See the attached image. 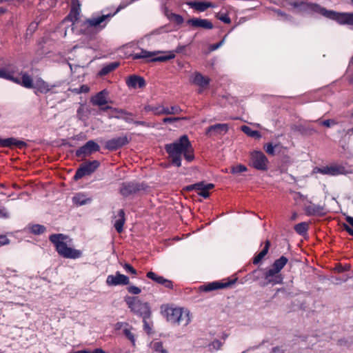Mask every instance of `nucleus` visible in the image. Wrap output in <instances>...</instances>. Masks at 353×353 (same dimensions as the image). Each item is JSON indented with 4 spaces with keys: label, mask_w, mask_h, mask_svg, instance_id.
Returning <instances> with one entry per match:
<instances>
[{
    "label": "nucleus",
    "mask_w": 353,
    "mask_h": 353,
    "mask_svg": "<svg viewBox=\"0 0 353 353\" xmlns=\"http://www.w3.org/2000/svg\"><path fill=\"white\" fill-rule=\"evenodd\" d=\"M164 148L171 164L177 168L181 166L182 155L188 162L194 159L192 145L186 134L180 137L173 143L165 144Z\"/></svg>",
    "instance_id": "1"
},
{
    "label": "nucleus",
    "mask_w": 353,
    "mask_h": 353,
    "mask_svg": "<svg viewBox=\"0 0 353 353\" xmlns=\"http://www.w3.org/2000/svg\"><path fill=\"white\" fill-rule=\"evenodd\" d=\"M119 8L114 14H103L101 16L91 17L81 21L79 25L80 32L85 35L92 36L97 34L106 26L107 19L113 17L118 11Z\"/></svg>",
    "instance_id": "2"
},
{
    "label": "nucleus",
    "mask_w": 353,
    "mask_h": 353,
    "mask_svg": "<svg viewBox=\"0 0 353 353\" xmlns=\"http://www.w3.org/2000/svg\"><path fill=\"white\" fill-rule=\"evenodd\" d=\"M67 236L63 234H53L49 236L50 241L53 243L57 253L65 259H77L82 256L79 250L70 248L64 242Z\"/></svg>",
    "instance_id": "3"
},
{
    "label": "nucleus",
    "mask_w": 353,
    "mask_h": 353,
    "mask_svg": "<svg viewBox=\"0 0 353 353\" xmlns=\"http://www.w3.org/2000/svg\"><path fill=\"white\" fill-rule=\"evenodd\" d=\"M282 6L288 8L296 13L320 14L321 6L317 3L302 0H283Z\"/></svg>",
    "instance_id": "4"
},
{
    "label": "nucleus",
    "mask_w": 353,
    "mask_h": 353,
    "mask_svg": "<svg viewBox=\"0 0 353 353\" xmlns=\"http://www.w3.org/2000/svg\"><path fill=\"white\" fill-rule=\"evenodd\" d=\"M125 301L131 312L134 314L142 317V319L150 318L151 310L148 303H143L137 297H128Z\"/></svg>",
    "instance_id": "5"
},
{
    "label": "nucleus",
    "mask_w": 353,
    "mask_h": 353,
    "mask_svg": "<svg viewBox=\"0 0 353 353\" xmlns=\"http://www.w3.org/2000/svg\"><path fill=\"white\" fill-rule=\"evenodd\" d=\"M149 188L146 183L128 181L121 183L119 192L124 197H129L145 192Z\"/></svg>",
    "instance_id": "6"
},
{
    "label": "nucleus",
    "mask_w": 353,
    "mask_h": 353,
    "mask_svg": "<svg viewBox=\"0 0 353 353\" xmlns=\"http://www.w3.org/2000/svg\"><path fill=\"white\" fill-rule=\"evenodd\" d=\"M320 14L336 21L341 25L353 26V13L352 12H338L333 10H327L321 6Z\"/></svg>",
    "instance_id": "7"
},
{
    "label": "nucleus",
    "mask_w": 353,
    "mask_h": 353,
    "mask_svg": "<svg viewBox=\"0 0 353 353\" xmlns=\"http://www.w3.org/2000/svg\"><path fill=\"white\" fill-rule=\"evenodd\" d=\"M165 312L168 321L172 323L187 325L191 321L189 312L181 308L169 307Z\"/></svg>",
    "instance_id": "8"
},
{
    "label": "nucleus",
    "mask_w": 353,
    "mask_h": 353,
    "mask_svg": "<svg viewBox=\"0 0 353 353\" xmlns=\"http://www.w3.org/2000/svg\"><path fill=\"white\" fill-rule=\"evenodd\" d=\"M238 278L235 276H232L226 279L219 281H215L199 286V291L209 292L211 291L232 288L234 284L237 281Z\"/></svg>",
    "instance_id": "9"
},
{
    "label": "nucleus",
    "mask_w": 353,
    "mask_h": 353,
    "mask_svg": "<svg viewBox=\"0 0 353 353\" xmlns=\"http://www.w3.org/2000/svg\"><path fill=\"white\" fill-rule=\"evenodd\" d=\"M159 53V52H149L142 49L141 52L134 53L132 57L133 59L150 58L149 61L151 62H165L175 57V54L172 52H168L167 55L157 56Z\"/></svg>",
    "instance_id": "10"
},
{
    "label": "nucleus",
    "mask_w": 353,
    "mask_h": 353,
    "mask_svg": "<svg viewBox=\"0 0 353 353\" xmlns=\"http://www.w3.org/2000/svg\"><path fill=\"white\" fill-rule=\"evenodd\" d=\"M99 166L100 162L97 160L87 161L80 165L73 176V179L78 181L85 176H89L94 172Z\"/></svg>",
    "instance_id": "11"
},
{
    "label": "nucleus",
    "mask_w": 353,
    "mask_h": 353,
    "mask_svg": "<svg viewBox=\"0 0 353 353\" xmlns=\"http://www.w3.org/2000/svg\"><path fill=\"white\" fill-rule=\"evenodd\" d=\"M100 150L99 145L93 140H90L75 152V156L81 159L90 156L92 154Z\"/></svg>",
    "instance_id": "12"
},
{
    "label": "nucleus",
    "mask_w": 353,
    "mask_h": 353,
    "mask_svg": "<svg viewBox=\"0 0 353 353\" xmlns=\"http://www.w3.org/2000/svg\"><path fill=\"white\" fill-rule=\"evenodd\" d=\"M214 188V185L212 183L205 184L204 182H199L192 185H188L185 188L187 191L197 190L198 194L205 199H207L210 196L209 191Z\"/></svg>",
    "instance_id": "13"
},
{
    "label": "nucleus",
    "mask_w": 353,
    "mask_h": 353,
    "mask_svg": "<svg viewBox=\"0 0 353 353\" xmlns=\"http://www.w3.org/2000/svg\"><path fill=\"white\" fill-rule=\"evenodd\" d=\"M129 142L130 139L126 135L115 137L105 141V148L110 151H116L128 144Z\"/></svg>",
    "instance_id": "14"
},
{
    "label": "nucleus",
    "mask_w": 353,
    "mask_h": 353,
    "mask_svg": "<svg viewBox=\"0 0 353 353\" xmlns=\"http://www.w3.org/2000/svg\"><path fill=\"white\" fill-rule=\"evenodd\" d=\"M264 279L266 285H274L276 284H281L283 283V276L276 270L272 266L264 273Z\"/></svg>",
    "instance_id": "15"
},
{
    "label": "nucleus",
    "mask_w": 353,
    "mask_h": 353,
    "mask_svg": "<svg viewBox=\"0 0 353 353\" xmlns=\"http://www.w3.org/2000/svg\"><path fill=\"white\" fill-rule=\"evenodd\" d=\"M252 162L254 168L257 170H266L268 169V160L262 152H254L252 154Z\"/></svg>",
    "instance_id": "16"
},
{
    "label": "nucleus",
    "mask_w": 353,
    "mask_h": 353,
    "mask_svg": "<svg viewBox=\"0 0 353 353\" xmlns=\"http://www.w3.org/2000/svg\"><path fill=\"white\" fill-rule=\"evenodd\" d=\"M129 283V278L119 272H117L115 275H108L106 279V283L109 286L125 285H128Z\"/></svg>",
    "instance_id": "17"
},
{
    "label": "nucleus",
    "mask_w": 353,
    "mask_h": 353,
    "mask_svg": "<svg viewBox=\"0 0 353 353\" xmlns=\"http://www.w3.org/2000/svg\"><path fill=\"white\" fill-rule=\"evenodd\" d=\"M228 130L229 127L228 124L216 123L206 128L205 135L209 137L223 135L228 132Z\"/></svg>",
    "instance_id": "18"
},
{
    "label": "nucleus",
    "mask_w": 353,
    "mask_h": 353,
    "mask_svg": "<svg viewBox=\"0 0 353 353\" xmlns=\"http://www.w3.org/2000/svg\"><path fill=\"white\" fill-rule=\"evenodd\" d=\"M14 147L23 149L27 147V143L14 137L1 139L0 137V148H9L12 149Z\"/></svg>",
    "instance_id": "19"
},
{
    "label": "nucleus",
    "mask_w": 353,
    "mask_h": 353,
    "mask_svg": "<svg viewBox=\"0 0 353 353\" xmlns=\"http://www.w3.org/2000/svg\"><path fill=\"white\" fill-rule=\"evenodd\" d=\"M319 172L323 174L336 176L339 174H345L348 173L345 168L341 165H332L323 167L319 169Z\"/></svg>",
    "instance_id": "20"
},
{
    "label": "nucleus",
    "mask_w": 353,
    "mask_h": 353,
    "mask_svg": "<svg viewBox=\"0 0 353 353\" xmlns=\"http://www.w3.org/2000/svg\"><path fill=\"white\" fill-rule=\"evenodd\" d=\"M191 82L200 87L199 93H201L202 89L207 88L210 84V79L203 76L199 72H196L192 77Z\"/></svg>",
    "instance_id": "21"
},
{
    "label": "nucleus",
    "mask_w": 353,
    "mask_h": 353,
    "mask_svg": "<svg viewBox=\"0 0 353 353\" xmlns=\"http://www.w3.org/2000/svg\"><path fill=\"white\" fill-rule=\"evenodd\" d=\"M187 23L193 28H201L204 29L210 30L213 28L212 23L208 19L192 18L187 21Z\"/></svg>",
    "instance_id": "22"
},
{
    "label": "nucleus",
    "mask_w": 353,
    "mask_h": 353,
    "mask_svg": "<svg viewBox=\"0 0 353 353\" xmlns=\"http://www.w3.org/2000/svg\"><path fill=\"white\" fill-rule=\"evenodd\" d=\"M146 276L154 282L163 285L166 288H173V283L172 281L166 279L163 276H159L152 271L148 272L146 274Z\"/></svg>",
    "instance_id": "23"
},
{
    "label": "nucleus",
    "mask_w": 353,
    "mask_h": 353,
    "mask_svg": "<svg viewBox=\"0 0 353 353\" xmlns=\"http://www.w3.org/2000/svg\"><path fill=\"white\" fill-rule=\"evenodd\" d=\"M127 85L130 88H143L145 86V81L143 77L137 75H131L126 80Z\"/></svg>",
    "instance_id": "24"
},
{
    "label": "nucleus",
    "mask_w": 353,
    "mask_h": 353,
    "mask_svg": "<svg viewBox=\"0 0 353 353\" xmlns=\"http://www.w3.org/2000/svg\"><path fill=\"white\" fill-rule=\"evenodd\" d=\"M107 95L108 92L103 90L92 97L90 101L94 105L101 106L105 105L108 103Z\"/></svg>",
    "instance_id": "25"
},
{
    "label": "nucleus",
    "mask_w": 353,
    "mask_h": 353,
    "mask_svg": "<svg viewBox=\"0 0 353 353\" xmlns=\"http://www.w3.org/2000/svg\"><path fill=\"white\" fill-rule=\"evenodd\" d=\"M114 112L115 113H122L123 116L121 115H113L112 117L115 118L117 119H122L128 123H134V120L133 119V113L128 112L125 110L124 109H120V108H114Z\"/></svg>",
    "instance_id": "26"
},
{
    "label": "nucleus",
    "mask_w": 353,
    "mask_h": 353,
    "mask_svg": "<svg viewBox=\"0 0 353 353\" xmlns=\"http://www.w3.org/2000/svg\"><path fill=\"white\" fill-rule=\"evenodd\" d=\"M188 5L190 6V8L196 10L199 12H204L209 8H214V4L209 1H190L188 3Z\"/></svg>",
    "instance_id": "27"
},
{
    "label": "nucleus",
    "mask_w": 353,
    "mask_h": 353,
    "mask_svg": "<svg viewBox=\"0 0 353 353\" xmlns=\"http://www.w3.org/2000/svg\"><path fill=\"white\" fill-rule=\"evenodd\" d=\"M12 65H9L7 68L0 69V78L11 81L12 82H19V77L14 76V71L11 68Z\"/></svg>",
    "instance_id": "28"
},
{
    "label": "nucleus",
    "mask_w": 353,
    "mask_h": 353,
    "mask_svg": "<svg viewBox=\"0 0 353 353\" xmlns=\"http://www.w3.org/2000/svg\"><path fill=\"white\" fill-rule=\"evenodd\" d=\"M118 219L114 223V227L118 233H121L123 230V225L125 222L124 210L121 209L118 212Z\"/></svg>",
    "instance_id": "29"
},
{
    "label": "nucleus",
    "mask_w": 353,
    "mask_h": 353,
    "mask_svg": "<svg viewBox=\"0 0 353 353\" xmlns=\"http://www.w3.org/2000/svg\"><path fill=\"white\" fill-rule=\"evenodd\" d=\"M80 12L81 6H71L70 12L66 17V19L72 22L73 24L79 23Z\"/></svg>",
    "instance_id": "30"
},
{
    "label": "nucleus",
    "mask_w": 353,
    "mask_h": 353,
    "mask_svg": "<svg viewBox=\"0 0 353 353\" xmlns=\"http://www.w3.org/2000/svg\"><path fill=\"white\" fill-rule=\"evenodd\" d=\"M270 247V241L269 240H266L265 241L264 247L263 248L262 250L256 254L254 257L253 258L252 263L254 265L259 264L263 258L267 255L268 250Z\"/></svg>",
    "instance_id": "31"
},
{
    "label": "nucleus",
    "mask_w": 353,
    "mask_h": 353,
    "mask_svg": "<svg viewBox=\"0 0 353 353\" xmlns=\"http://www.w3.org/2000/svg\"><path fill=\"white\" fill-rule=\"evenodd\" d=\"M119 66L118 61L111 62L108 64L104 65L102 68L98 72L99 77H104L110 72L115 70Z\"/></svg>",
    "instance_id": "32"
},
{
    "label": "nucleus",
    "mask_w": 353,
    "mask_h": 353,
    "mask_svg": "<svg viewBox=\"0 0 353 353\" xmlns=\"http://www.w3.org/2000/svg\"><path fill=\"white\" fill-rule=\"evenodd\" d=\"M323 208L319 205L311 203L305 207V212L307 216H315L323 214Z\"/></svg>",
    "instance_id": "33"
},
{
    "label": "nucleus",
    "mask_w": 353,
    "mask_h": 353,
    "mask_svg": "<svg viewBox=\"0 0 353 353\" xmlns=\"http://www.w3.org/2000/svg\"><path fill=\"white\" fill-rule=\"evenodd\" d=\"M15 83L26 88H33L34 85L32 78L27 72L22 73L19 82Z\"/></svg>",
    "instance_id": "34"
},
{
    "label": "nucleus",
    "mask_w": 353,
    "mask_h": 353,
    "mask_svg": "<svg viewBox=\"0 0 353 353\" xmlns=\"http://www.w3.org/2000/svg\"><path fill=\"white\" fill-rule=\"evenodd\" d=\"M33 88L40 93L46 94L51 90V86L43 79H39L36 81Z\"/></svg>",
    "instance_id": "35"
},
{
    "label": "nucleus",
    "mask_w": 353,
    "mask_h": 353,
    "mask_svg": "<svg viewBox=\"0 0 353 353\" xmlns=\"http://www.w3.org/2000/svg\"><path fill=\"white\" fill-rule=\"evenodd\" d=\"M146 112H152L154 115H163L168 112L165 111V107L162 105H148L144 108Z\"/></svg>",
    "instance_id": "36"
},
{
    "label": "nucleus",
    "mask_w": 353,
    "mask_h": 353,
    "mask_svg": "<svg viewBox=\"0 0 353 353\" xmlns=\"http://www.w3.org/2000/svg\"><path fill=\"white\" fill-rule=\"evenodd\" d=\"M91 200L90 198H87L83 193H77L72 198L73 203L79 206L85 205L90 203Z\"/></svg>",
    "instance_id": "37"
},
{
    "label": "nucleus",
    "mask_w": 353,
    "mask_h": 353,
    "mask_svg": "<svg viewBox=\"0 0 353 353\" xmlns=\"http://www.w3.org/2000/svg\"><path fill=\"white\" fill-rule=\"evenodd\" d=\"M288 259L285 256H281L279 259L274 261L272 266L276 270L279 272L285 267L288 263Z\"/></svg>",
    "instance_id": "38"
},
{
    "label": "nucleus",
    "mask_w": 353,
    "mask_h": 353,
    "mask_svg": "<svg viewBox=\"0 0 353 353\" xmlns=\"http://www.w3.org/2000/svg\"><path fill=\"white\" fill-rule=\"evenodd\" d=\"M343 132L345 135H351L353 134V109L348 119V124L343 123Z\"/></svg>",
    "instance_id": "39"
},
{
    "label": "nucleus",
    "mask_w": 353,
    "mask_h": 353,
    "mask_svg": "<svg viewBox=\"0 0 353 353\" xmlns=\"http://www.w3.org/2000/svg\"><path fill=\"white\" fill-rule=\"evenodd\" d=\"M294 229L297 234L303 236L309 230V223L307 222L299 223L295 225Z\"/></svg>",
    "instance_id": "40"
},
{
    "label": "nucleus",
    "mask_w": 353,
    "mask_h": 353,
    "mask_svg": "<svg viewBox=\"0 0 353 353\" xmlns=\"http://www.w3.org/2000/svg\"><path fill=\"white\" fill-rule=\"evenodd\" d=\"M166 16L170 21L174 23L176 25H181L184 21L183 17L178 14L167 12Z\"/></svg>",
    "instance_id": "41"
},
{
    "label": "nucleus",
    "mask_w": 353,
    "mask_h": 353,
    "mask_svg": "<svg viewBox=\"0 0 353 353\" xmlns=\"http://www.w3.org/2000/svg\"><path fill=\"white\" fill-rule=\"evenodd\" d=\"M29 229L31 233L36 235L43 234L46 230V228L40 224L32 225L29 227Z\"/></svg>",
    "instance_id": "42"
},
{
    "label": "nucleus",
    "mask_w": 353,
    "mask_h": 353,
    "mask_svg": "<svg viewBox=\"0 0 353 353\" xmlns=\"http://www.w3.org/2000/svg\"><path fill=\"white\" fill-rule=\"evenodd\" d=\"M132 329V326L125 327L123 329V334L125 335V336L131 342L132 345L134 346L136 339H135L134 334L131 332Z\"/></svg>",
    "instance_id": "43"
},
{
    "label": "nucleus",
    "mask_w": 353,
    "mask_h": 353,
    "mask_svg": "<svg viewBox=\"0 0 353 353\" xmlns=\"http://www.w3.org/2000/svg\"><path fill=\"white\" fill-rule=\"evenodd\" d=\"M244 134H246L248 136L254 139H260L261 137L260 132L258 130H253L246 125H244Z\"/></svg>",
    "instance_id": "44"
},
{
    "label": "nucleus",
    "mask_w": 353,
    "mask_h": 353,
    "mask_svg": "<svg viewBox=\"0 0 353 353\" xmlns=\"http://www.w3.org/2000/svg\"><path fill=\"white\" fill-rule=\"evenodd\" d=\"M152 349L156 353H168L163 347V343L161 341L154 342L152 343Z\"/></svg>",
    "instance_id": "45"
},
{
    "label": "nucleus",
    "mask_w": 353,
    "mask_h": 353,
    "mask_svg": "<svg viewBox=\"0 0 353 353\" xmlns=\"http://www.w3.org/2000/svg\"><path fill=\"white\" fill-rule=\"evenodd\" d=\"M165 111L168 112L165 113V114H177L182 112V109L179 105H173L170 108H165Z\"/></svg>",
    "instance_id": "46"
},
{
    "label": "nucleus",
    "mask_w": 353,
    "mask_h": 353,
    "mask_svg": "<svg viewBox=\"0 0 353 353\" xmlns=\"http://www.w3.org/2000/svg\"><path fill=\"white\" fill-rule=\"evenodd\" d=\"M277 146V145H273L272 143H268L264 145V150L269 155L274 156L275 154L274 150Z\"/></svg>",
    "instance_id": "47"
},
{
    "label": "nucleus",
    "mask_w": 353,
    "mask_h": 353,
    "mask_svg": "<svg viewBox=\"0 0 353 353\" xmlns=\"http://www.w3.org/2000/svg\"><path fill=\"white\" fill-rule=\"evenodd\" d=\"M350 270V265L345 264L343 265L341 263H337L334 268V270L338 273H342L346 271H349Z\"/></svg>",
    "instance_id": "48"
},
{
    "label": "nucleus",
    "mask_w": 353,
    "mask_h": 353,
    "mask_svg": "<svg viewBox=\"0 0 353 353\" xmlns=\"http://www.w3.org/2000/svg\"><path fill=\"white\" fill-rule=\"evenodd\" d=\"M319 125L325 126L327 128H330L331 126L335 125L336 123L334 119H327L324 121H316Z\"/></svg>",
    "instance_id": "49"
},
{
    "label": "nucleus",
    "mask_w": 353,
    "mask_h": 353,
    "mask_svg": "<svg viewBox=\"0 0 353 353\" xmlns=\"http://www.w3.org/2000/svg\"><path fill=\"white\" fill-rule=\"evenodd\" d=\"M222 346V343L219 340L213 341L209 345L210 349L214 350H219Z\"/></svg>",
    "instance_id": "50"
},
{
    "label": "nucleus",
    "mask_w": 353,
    "mask_h": 353,
    "mask_svg": "<svg viewBox=\"0 0 353 353\" xmlns=\"http://www.w3.org/2000/svg\"><path fill=\"white\" fill-rule=\"evenodd\" d=\"M276 12L278 16L283 17V19L285 21H292L293 19V17L291 15L286 14L281 10H276Z\"/></svg>",
    "instance_id": "51"
},
{
    "label": "nucleus",
    "mask_w": 353,
    "mask_h": 353,
    "mask_svg": "<svg viewBox=\"0 0 353 353\" xmlns=\"http://www.w3.org/2000/svg\"><path fill=\"white\" fill-rule=\"evenodd\" d=\"M182 119L186 120L188 119L187 117H165L163 119V122L164 123H172Z\"/></svg>",
    "instance_id": "52"
},
{
    "label": "nucleus",
    "mask_w": 353,
    "mask_h": 353,
    "mask_svg": "<svg viewBox=\"0 0 353 353\" xmlns=\"http://www.w3.org/2000/svg\"><path fill=\"white\" fill-rule=\"evenodd\" d=\"M128 292L132 294H139L141 293V290L139 288L131 285L127 288Z\"/></svg>",
    "instance_id": "53"
},
{
    "label": "nucleus",
    "mask_w": 353,
    "mask_h": 353,
    "mask_svg": "<svg viewBox=\"0 0 353 353\" xmlns=\"http://www.w3.org/2000/svg\"><path fill=\"white\" fill-rule=\"evenodd\" d=\"M123 267L125 269V270L128 273H131L134 275L137 274V270L129 263H125L123 265Z\"/></svg>",
    "instance_id": "54"
},
{
    "label": "nucleus",
    "mask_w": 353,
    "mask_h": 353,
    "mask_svg": "<svg viewBox=\"0 0 353 353\" xmlns=\"http://www.w3.org/2000/svg\"><path fill=\"white\" fill-rule=\"evenodd\" d=\"M231 172L234 174L242 173L243 172V165L239 164L236 166L231 167Z\"/></svg>",
    "instance_id": "55"
},
{
    "label": "nucleus",
    "mask_w": 353,
    "mask_h": 353,
    "mask_svg": "<svg viewBox=\"0 0 353 353\" xmlns=\"http://www.w3.org/2000/svg\"><path fill=\"white\" fill-rule=\"evenodd\" d=\"M224 41H225V37L221 41H220L219 43L210 45V48H209L210 51L212 52V51H214V50H217L224 43Z\"/></svg>",
    "instance_id": "56"
},
{
    "label": "nucleus",
    "mask_w": 353,
    "mask_h": 353,
    "mask_svg": "<svg viewBox=\"0 0 353 353\" xmlns=\"http://www.w3.org/2000/svg\"><path fill=\"white\" fill-rule=\"evenodd\" d=\"M10 217V214L7 211L6 208L3 206L0 205V218L1 219H8Z\"/></svg>",
    "instance_id": "57"
},
{
    "label": "nucleus",
    "mask_w": 353,
    "mask_h": 353,
    "mask_svg": "<svg viewBox=\"0 0 353 353\" xmlns=\"http://www.w3.org/2000/svg\"><path fill=\"white\" fill-rule=\"evenodd\" d=\"M147 319H143V330L147 332V334H150L152 331V327L148 322Z\"/></svg>",
    "instance_id": "58"
},
{
    "label": "nucleus",
    "mask_w": 353,
    "mask_h": 353,
    "mask_svg": "<svg viewBox=\"0 0 353 353\" xmlns=\"http://www.w3.org/2000/svg\"><path fill=\"white\" fill-rule=\"evenodd\" d=\"M77 353H106V352L101 348H96L92 352H90L88 350H78Z\"/></svg>",
    "instance_id": "59"
},
{
    "label": "nucleus",
    "mask_w": 353,
    "mask_h": 353,
    "mask_svg": "<svg viewBox=\"0 0 353 353\" xmlns=\"http://www.w3.org/2000/svg\"><path fill=\"white\" fill-rule=\"evenodd\" d=\"M219 19L225 23H230L231 21L230 18L228 17V14H221L220 17H219Z\"/></svg>",
    "instance_id": "60"
},
{
    "label": "nucleus",
    "mask_w": 353,
    "mask_h": 353,
    "mask_svg": "<svg viewBox=\"0 0 353 353\" xmlns=\"http://www.w3.org/2000/svg\"><path fill=\"white\" fill-rule=\"evenodd\" d=\"M10 243V240L5 235L0 234V245H8Z\"/></svg>",
    "instance_id": "61"
},
{
    "label": "nucleus",
    "mask_w": 353,
    "mask_h": 353,
    "mask_svg": "<svg viewBox=\"0 0 353 353\" xmlns=\"http://www.w3.org/2000/svg\"><path fill=\"white\" fill-rule=\"evenodd\" d=\"M123 327H130V325L128 323H125V322H117L115 324L116 330H121Z\"/></svg>",
    "instance_id": "62"
},
{
    "label": "nucleus",
    "mask_w": 353,
    "mask_h": 353,
    "mask_svg": "<svg viewBox=\"0 0 353 353\" xmlns=\"http://www.w3.org/2000/svg\"><path fill=\"white\" fill-rule=\"evenodd\" d=\"M134 125H141V126L147 127V128L150 127V124L148 122L144 121H135Z\"/></svg>",
    "instance_id": "63"
},
{
    "label": "nucleus",
    "mask_w": 353,
    "mask_h": 353,
    "mask_svg": "<svg viewBox=\"0 0 353 353\" xmlns=\"http://www.w3.org/2000/svg\"><path fill=\"white\" fill-rule=\"evenodd\" d=\"M81 93H87L90 91V88L87 85H81L79 88Z\"/></svg>",
    "instance_id": "64"
}]
</instances>
